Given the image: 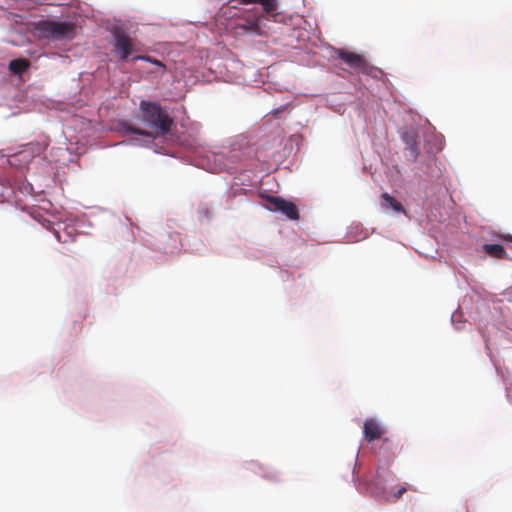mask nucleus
Returning <instances> with one entry per match:
<instances>
[{"label": "nucleus", "instance_id": "nucleus-1", "mask_svg": "<svg viewBox=\"0 0 512 512\" xmlns=\"http://www.w3.org/2000/svg\"><path fill=\"white\" fill-rule=\"evenodd\" d=\"M76 29V25L69 21L41 20L33 24V33L40 40H72Z\"/></svg>", "mask_w": 512, "mask_h": 512}, {"label": "nucleus", "instance_id": "nucleus-2", "mask_svg": "<svg viewBox=\"0 0 512 512\" xmlns=\"http://www.w3.org/2000/svg\"><path fill=\"white\" fill-rule=\"evenodd\" d=\"M140 111L142 121L157 134H167L173 125V119L163 110L160 104L141 101Z\"/></svg>", "mask_w": 512, "mask_h": 512}, {"label": "nucleus", "instance_id": "nucleus-3", "mask_svg": "<svg viewBox=\"0 0 512 512\" xmlns=\"http://www.w3.org/2000/svg\"><path fill=\"white\" fill-rule=\"evenodd\" d=\"M335 57L362 74L378 77L381 71L373 67L362 55L345 49H337Z\"/></svg>", "mask_w": 512, "mask_h": 512}, {"label": "nucleus", "instance_id": "nucleus-4", "mask_svg": "<svg viewBox=\"0 0 512 512\" xmlns=\"http://www.w3.org/2000/svg\"><path fill=\"white\" fill-rule=\"evenodd\" d=\"M265 207L272 212H281L291 220L299 219V212L296 205L280 197L268 196L266 198Z\"/></svg>", "mask_w": 512, "mask_h": 512}, {"label": "nucleus", "instance_id": "nucleus-5", "mask_svg": "<svg viewBox=\"0 0 512 512\" xmlns=\"http://www.w3.org/2000/svg\"><path fill=\"white\" fill-rule=\"evenodd\" d=\"M115 43L113 52L121 60H126L128 56L133 52V44L131 39L122 32H116L114 34Z\"/></svg>", "mask_w": 512, "mask_h": 512}, {"label": "nucleus", "instance_id": "nucleus-6", "mask_svg": "<svg viewBox=\"0 0 512 512\" xmlns=\"http://www.w3.org/2000/svg\"><path fill=\"white\" fill-rule=\"evenodd\" d=\"M364 436L369 441H375L382 437L384 430L375 419H367L364 422Z\"/></svg>", "mask_w": 512, "mask_h": 512}, {"label": "nucleus", "instance_id": "nucleus-7", "mask_svg": "<svg viewBox=\"0 0 512 512\" xmlns=\"http://www.w3.org/2000/svg\"><path fill=\"white\" fill-rule=\"evenodd\" d=\"M402 138L405 143V150L407 151V154H406L407 158L410 161H413V162L416 161L419 156V153H420V151L418 149L416 136L409 134V133H405Z\"/></svg>", "mask_w": 512, "mask_h": 512}, {"label": "nucleus", "instance_id": "nucleus-8", "mask_svg": "<svg viewBox=\"0 0 512 512\" xmlns=\"http://www.w3.org/2000/svg\"><path fill=\"white\" fill-rule=\"evenodd\" d=\"M483 251L495 259H507L508 255L505 248L500 244H484Z\"/></svg>", "mask_w": 512, "mask_h": 512}, {"label": "nucleus", "instance_id": "nucleus-9", "mask_svg": "<svg viewBox=\"0 0 512 512\" xmlns=\"http://www.w3.org/2000/svg\"><path fill=\"white\" fill-rule=\"evenodd\" d=\"M8 67L13 74L21 75L30 67V61L24 58L14 59L9 62Z\"/></svg>", "mask_w": 512, "mask_h": 512}, {"label": "nucleus", "instance_id": "nucleus-10", "mask_svg": "<svg viewBox=\"0 0 512 512\" xmlns=\"http://www.w3.org/2000/svg\"><path fill=\"white\" fill-rule=\"evenodd\" d=\"M382 199H383V207L391 208L396 212L406 213L403 205L399 201H397L393 196L389 195L388 193H383Z\"/></svg>", "mask_w": 512, "mask_h": 512}, {"label": "nucleus", "instance_id": "nucleus-11", "mask_svg": "<svg viewBox=\"0 0 512 512\" xmlns=\"http://www.w3.org/2000/svg\"><path fill=\"white\" fill-rule=\"evenodd\" d=\"M120 126H121L122 131L127 134H138V135H142V136L152 137L151 132L136 128L128 122H121Z\"/></svg>", "mask_w": 512, "mask_h": 512}, {"label": "nucleus", "instance_id": "nucleus-12", "mask_svg": "<svg viewBox=\"0 0 512 512\" xmlns=\"http://www.w3.org/2000/svg\"><path fill=\"white\" fill-rule=\"evenodd\" d=\"M257 3L263 6L266 13H273L276 11L278 6L277 0H257Z\"/></svg>", "mask_w": 512, "mask_h": 512}, {"label": "nucleus", "instance_id": "nucleus-13", "mask_svg": "<svg viewBox=\"0 0 512 512\" xmlns=\"http://www.w3.org/2000/svg\"><path fill=\"white\" fill-rule=\"evenodd\" d=\"M406 491L407 488L405 486H400L398 490L393 494L394 500L400 499Z\"/></svg>", "mask_w": 512, "mask_h": 512}, {"label": "nucleus", "instance_id": "nucleus-14", "mask_svg": "<svg viewBox=\"0 0 512 512\" xmlns=\"http://www.w3.org/2000/svg\"><path fill=\"white\" fill-rule=\"evenodd\" d=\"M133 60H142V61H146V62L152 63L154 58H152L150 56H140V55H138V56H135L133 58Z\"/></svg>", "mask_w": 512, "mask_h": 512}, {"label": "nucleus", "instance_id": "nucleus-15", "mask_svg": "<svg viewBox=\"0 0 512 512\" xmlns=\"http://www.w3.org/2000/svg\"><path fill=\"white\" fill-rule=\"evenodd\" d=\"M240 4L247 5L252 3H257V0H239Z\"/></svg>", "mask_w": 512, "mask_h": 512}, {"label": "nucleus", "instance_id": "nucleus-16", "mask_svg": "<svg viewBox=\"0 0 512 512\" xmlns=\"http://www.w3.org/2000/svg\"><path fill=\"white\" fill-rule=\"evenodd\" d=\"M152 63H153V64H155V65H158V66H160V67H164V65L162 64V62H161V61H159V60H157V59H154Z\"/></svg>", "mask_w": 512, "mask_h": 512}, {"label": "nucleus", "instance_id": "nucleus-17", "mask_svg": "<svg viewBox=\"0 0 512 512\" xmlns=\"http://www.w3.org/2000/svg\"><path fill=\"white\" fill-rule=\"evenodd\" d=\"M152 63H153V64H155V65H158V66H160V67H164V65L162 64V62H161V61H159V60H157V59H154Z\"/></svg>", "mask_w": 512, "mask_h": 512}, {"label": "nucleus", "instance_id": "nucleus-18", "mask_svg": "<svg viewBox=\"0 0 512 512\" xmlns=\"http://www.w3.org/2000/svg\"><path fill=\"white\" fill-rule=\"evenodd\" d=\"M503 239L505 240H509V241H512V236L511 235H508V236H501Z\"/></svg>", "mask_w": 512, "mask_h": 512}]
</instances>
